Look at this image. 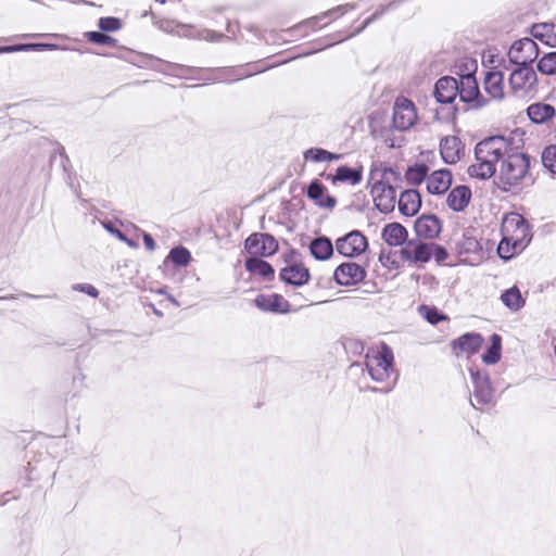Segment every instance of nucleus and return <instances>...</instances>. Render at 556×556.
Returning <instances> with one entry per match:
<instances>
[{"label":"nucleus","mask_w":556,"mask_h":556,"mask_svg":"<svg viewBox=\"0 0 556 556\" xmlns=\"http://www.w3.org/2000/svg\"><path fill=\"white\" fill-rule=\"evenodd\" d=\"M508 152V143L503 137H491L476 146V162L468 167L470 177L491 178L496 172V164L502 160L498 172V185L504 191H510L533 181L530 157L523 153Z\"/></svg>","instance_id":"obj_1"},{"label":"nucleus","mask_w":556,"mask_h":556,"mask_svg":"<svg viewBox=\"0 0 556 556\" xmlns=\"http://www.w3.org/2000/svg\"><path fill=\"white\" fill-rule=\"evenodd\" d=\"M501 232L502 240L497 247V253L503 260H510L521 253L532 238L527 220L516 212L503 218Z\"/></svg>","instance_id":"obj_2"},{"label":"nucleus","mask_w":556,"mask_h":556,"mask_svg":"<svg viewBox=\"0 0 556 556\" xmlns=\"http://www.w3.org/2000/svg\"><path fill=\"white\" fill-rule=\"evenodd\" d=\"M393 362V351L386 343L371 346L366 353V368L371 379L386 383V387L380 389L382 392H389L395 383Z\"/></svg>","instance_id":"obj_3"},{"label":"nucleus","mask_w":556,"mask_h":556,"mask_svg":"<svg viewBox=\"0 0 556 556\" xmlns=\"http://www.w3.org/2000/svg\"><path fill=\"white\" fill-rule=\"evenodd\" d=\"M508 84V93L518 99L530 98L536 91L538 76L531 66H519L510 73Z\"/></svg>","instance_id":"obj_4"},{"label":"nucleus","mask_w":556,"mask_h":556,"mask_svg":"<svg viewBox=\"0 0 556 556\" xmlns=\"http://www.w3.org/2000/svg\"><path fill=\"white\" fill-rule=\"evenodd\" d=\"M470 375L473 383V400L471 405L477 409H482L484 405L493 402V388L486 371L470 368Z\"/></svg>","instance_id":"obj_5"},{"label":"nucleus","mask_w":556,"mask_h":556,"mask_svg":"<svg viewBox=\"0 0 556 556\" xmlns=\"http://www.w3.org/2000/svg\"><path fill=\"white\" fill-rule=\"evenodd\" d=\"M418 119L414 102L405 97L396 98L393 106V125L404 131L412 128Z\"/></svg>","instance_id":"obj_6"},{"label":"nucleus","mask_w":556,"mask_h":556,"mask_svg":"<svg viewBox=\"0 0 556 556\" xmlns=\"http://www.w3.org/2000/svg\"><path fill=\"white\" fill-rule=\"evenodd\" d=\"M538 55L539 47L531 38H522L515 41L508 51L509 61L518 65V67L530 66Z\"/></svg>","instance_id":"obj_7"},{"label":"nucleus","mask_w":556,"mask_h":556,"mask_svg":"<svg viewBox=\"0 0 556 556\" xmlns=\"http://www.w3.org/2000/svg\"><path fill=\"white\" fill-rule=\"evenodd\" d=\"M432 252L433 243L409 240L399 251V256L404 263H427L431 260Z\"/></svg>","instance_id":"obj_8"},{"label":"nucleus","mask_w":556,"mask_h":556,"mask_svg":"<svg viewBox=\"0 0 556 556\" xmlns=\"http://www.w3.org/2000/svg\"><path fill=\"white\" fill-rule=\"evenodd\" d=\"M367 247L368 241L366 237L358 230H353L336 241L338 253L346 257L361 255Z\"/></svg>","instance_id":"obj_9"},{"label":"nucleus","mask_w":556,"mask_h":556,"mask_svg":"<svg viewBox=\"0 0 556 556\" xmlns=\"http://www.w3.org/2000/svg\"><path fill=\"white\" fill-rule=\"evenodd\" d=\"M370 193L376 207L382 213L393 211L396 201V190L382 180L374 182Z\"/></svg>","instance_id":"obj_10"},{"label":"nucleus","mask_w":556,"mask_h":556,"mask_svg":"<svg viewBox=\"0 0 556 556\" xmlns=\"http://www.w3.org/2000/svg\"><path fill=\"white\" fill-rule=\"evenodd\" d=\"M245 250L254 256H269L278 249L275 238L267 233H253L245 240Z\"/></svg>","instance_id":"obj_11"},{"label":"nucleus","mask_w":556,"mask_h":556,"mask_svg":"<svg viewBox=\"0 0 556 556\" xmlns=\"http://www.w3.org/2000/svg\"><path fill=\"white\" fill-rule=\"evenodd\" d=\"M458 96L462 101L472 103L476 108L483 106L486 101L481 96L476 77L472 74L460 76Z\"/></svg>","instance_id":"obj_12"},{"label":"nucleus","mask_w":556,"mask_h":556,"mask_svg":"<svg viewBox=\"0 0 556 556\" xmlns=\"http://www.w3.org/2000/svg\"><path fill=\"white\" fill-rule=\"evenodd\" d=\"M333 277L340 286H352L363 281L366 277V271L361 265L348 262L336 268Z\"/></svg>","instance_id":"obj_13"},{"label":"nucleus","mask_w":556,"mask_h":556,"mask_svg":"<svg viewBox=\"0 0 556 556\" xmlns=\"http://www.w3.org/2000/svg\"><path fill=\"white\" fill-rule=\"evenodd\" d=\"M440 153L446 164H456L463 157L465 148L456 136H446L440 141Z\"/></svg>","instance_id":"obj_14"},{"label":"nucleus","mask_w":556,"mask_h":556,"mask_svg":"<svg viewBox=\"0 0 556 556\" xmlns=\"http://www.w3.org/2000/svg\"><path fill=\"white\" fill-rule=\"evenodd\" d=\"M458 96V80L454 77L445 76L440 78L434 86V97L442 104L452 103Z\"/></svg>","instance_id":"obj_15"},{"label":"nucleus","mask_w":556,"mask_h":556,"mask_svg":"<svg viewBox=\"0 0 556 556\" xmlns=\"http://www.w3.org/2000/svg\"><path fill=\"white\" fill-rule=\"evenodd\" d=\"M255 305L264 312L283 314L289 312V302L280 294H258L254 300Z\"/></svg>","instance_id":"obj_16"},{"label":"nucleus","mask_w":556,"mask_h":556,"mask_svg":"<svg viewBox=\"0 0 556 556\" xmlns=\"http://www.w3.org/2000/svg\"><path fill=\"white\" fill-rule=\"evenodd\" d=\"M452 179L453 176L450 169L442 168L434 170L427 177V190L431 194H443L450 189Z\"/></svg>","instance_id":"obj_17"},{"label":"nucleus","mask_w":556,"mask_h":556,"mask_svg":"<svg viewBox=\"0 0 556 556\" xmlns=\"http://www.w3.org/2000/svg\"><path fill=\"white\" fill-rule=\"evenodd\" d=\"M415 231L418 237L433 239L441 231V223L434 215H422L415 223Z\"/></svg>","instance_id":"obj_18"},{"label":"nucleus","mask_w":556,"mask_h":556,"mask_svg":"<svg viewBox=\"0 0 556 556\" xmlns=\"http://www.w3.org/2000/svg\"><path fill=\"white\" fill-rule=\"evenodd\" d=\"M484 90L494 100L505 97L504 74L500 71H490L484 77Z\"/></svg>","instance_id":"obj_19"},{"label":"nucleus","mask_w":556,"mask_h":556,"mask_svg":"<svg viewBox=\"0 0 556 556\" xmlns=\"http://www.w3.org/2000/svg\"><path fill=\"white\" fill-rule=\"evenodd\" d=\"M280 278L287 283L302 286L308 281L309 271L302 264H292L280 270Z\"/></svg>","instance_id":"obj_20"},{"label":"nucleus","mask_w":556,"mask_h":556,"mask_svg":"<svg viewBox=\"0 0 556 556\" xmlns=\"http://www.w3.org/2000/svg\"><path fill=\"white\" fill-rule=\"evenodd\" d=\"M471 199V190L467 186H457L451 190L446 198L447 206L454 212L464 211Z\"/></svg>","instance_id":"obj_21"},{"label":"nucleus","mask_w":556,"mask_h":556,"mask_svg":"<svg viewBox=\"0 0 556 556\" xmlns=\"http://www.w3.org/2000/svg\"><path fill=\"white\" fill-rule=\"evenodd\" d=\"M482 343L483 338L481 334L466 333L453 342V350L456 354H458V352H463L468 355H472L480 350Z\"/></svg>","instance_id":"obj_22"},{"label":"nucleus","mask_w":556,"mask_h":556,"mask_svg":"<svg viewBox=\"0 0 556 556\" xmlns=\"http://www.w3.org/2000/svg\"><path fill=\"white\" fill-rule=\"evenodd\" d=\"M206 73L208 74L206 79L213 81H237L254 74L245 67L206 71Z\"/></svg>","instance_id":"obj_23"},{"label":"nucleus","mask_w":556,"mask_h":556,"mask_svg":"<svg viewBox=\"0 0 556 556\" xmlns=\"http://www.w3.org/2000/svg\"><path fill=\"white\" fill-rule=\"evenodd\" d=\"M421 206V198L416 190L403 191L399 199V208L405 216H414Z\"/></svg>","instance_id":"obj_24"},{"label":"nucleus","mask_w":556,"mask_h":556,"mask_svg":"<svg viewBox=\"0 0 556 556\" xmlns=\"http://www.w3.org/2000/svg\"><path fill=\"white\" fill-rule=\"evenodd\" d=\"M529 118L535 124H544L556 116V109L544 102H535L528 106Z\"/></svg>","instance_id":"obj_25"},{"label":"nucleus","mask_w":556,"mask_h":556,"mask_svg":"<svg viewBox=\"0 0 556 556\" xmlns=\"http://www.w3.org/2000/svg\"><path fill=\"white\" fill-rule=\"evenodd\" d=\"M381 237L389 245L399 247L405 243L407 230L399 223H391L383 227Z\"/></svg>","instance_id":"obj_26"},{"label":"nucleus","mask_w":556,"mask_h":556,"mask_svg":"<svg viewBox=\"0 0 556 556\" xmlns=\"http://www.w3.org/2000/svg\"><path fill=\"white\" fill-rule=\"evenodd\" d=\"M324 191V186L319 181L314 180L307 188V197L320 207L333 208L337 200L331 195H325Z\"/></svg>","instance_id":"obj_27"},{"label":"nucleus","mask_w":556,"mask_h":556,"mask_svg":"<svg viewBox=\"0 0 556 556\" xmlns=\"http://www.w3.org/2000/svg\"><path fill=\"white\" fill-rule=\"evenodd\" d=\"M531 35L548 46H556V25L554 23L534 24L531 28Z\"/></svg>","instance_id":"obj_28"},{"label":"nucleus","mask_w":556,"mask_h":556,"mask_svg":"<svg viewBox=\"0 0 556 556\" xmlns=\"http://www.w3.org/2000/svg\"><path fill=\"white\" fill-rule=\"evenodd\" d=\"M311 254L319 261L328 260L333 253V245L326 237H318L309 244Z\"/></svg>","instance_id":"obj_29"},{"label":"nucleus","mask_w":556,"mask_h":556,"mask_svg":"<svg viewBox=\"0 0 556 556\" xmlns=\"http://www.w3.org/2000/svg\"><path fill=\"white\" fill-rule=\"evenodd\" d=\"M362 180V170L350 168L348 166L338 167L336 175L332 177V184L344 182L352 186L357 185Z\"/></svg>","instance_id":"obj_30"},{"label":"nucleus","mask_w":556,"mask_h":556,"mask_svg":"<svg viewBox=\"0 0 556 556\" xmlns=\"http://www.w3.org/2000/svg\"><path fill=\"white\" fill-rule=\"evenodd\" d=\"M245 268L254 275H258L265 279H269L274 276L273 267L265 261L251 257L245 262Z\"/></svg>","instance_id":"obj_31"},{"label":"nucleus","mask_w":556,"mask_h":556,"mask_svg":"<svg viewBox=\"0 0 556 556\" xmlns=\"http://www.w3.org/2000/svg\"><path fill=\"white\" fill-rule=\"evenodd\" d=\"M503 304L510 311L517 312L525 305V299L517 287H511L501 295Z\"/></svg>","instance_id":"obj_32"},{"label":"nucleus","mask_w":556,"mask_h":556,"mask_svg":"<svg viewBox=\"0 0 556 556\" xmlns=\"http://www.w3.org/2000/svg\"><path fill=\"white\" fill-rule=\"evenodd\" d=\"M502 338L494 333L491 337V346L482 355V361L486 365H494L501 359Z\"/></svg>","instance_id":"obj_33"},{"label":"nucleus","mask_w":556,"mask_h":556,"mask_svg":"<svg viewBox=\"0 0 556 556\" xmlns=\"http://www.w3.org/2000/svg\"><path fill=\"white\" fill-rule=\"evenodd\" d=\"M355 8H356L355 4H350V3L343 4V5H338L331 10H328V11L321 13L320 15H317V16L306 20L305 24H307L309 26H314L318 22L323 21L325 17L329 16L332 18H337L338 16L345 14L350 10H354Z\"/></svg>","instance_id":"obj_34"},{"label":"nucleus","mask_w":556,"mask_h":556,"mask_svg":"<svg viewBox=\"0 0 556 556\" xmlns=\"http://www.w3.org/2000/svg\"><path fill=\"white\" fill-rule=\"evenodd\" d=\"M429 168L426 164H416L408 167L405 177L410 185H420L424 180H427Z\"/></svg>","instance_id":"obj_35"},{"label":"nucleus","mask_w":556,"mask_h":556,"mask_svg":"<svg viewBox=\"0 0 556 556\" xmlns=\"http://www.w3.org/2000/svg\"><path fill=\"white\" fill-rule=\"evenodd\" d=\"M56 49L55 45L52 43H24V45H15L8 47H0V53H10L16 51H42V50H53Z\"/></svg>","instance_id":"obj_36"},{"label":"nucleus","mask_w":556,"mask_h":556,"mask_svg":"<svg viewBox=\"0 0 556 556\" xmlns=\"http://www.w3.org/2000/svg\"><path fill=\"white\" fill-rule=\"evenodd\" d=\"M341 157L340 154L331 153L327 150L319 148H311L304 152V159L313 162L337 161Z\"/></svg>","instance_id":"obj_37"},{"label":"nucleus","mask_w":556,"mask_h":556,"mask_svg":"<svg viewBox=\"0 0 556 556\" xmlns=\"http://www.w3.org/2000/svg\"><path fill=\"white\" fill-rule=\"evenodd\" d=\"M538 71L543 75L556 74V52L544 54L538 62Z\"/></svg>","instance_id":"obj_38"},{"label":"nucleus","mask_w":556,"mask_h":556,"mask_svg":"<svg viewBox=\"0 0 556 556\" xmlns=\"http://www.w3.org/2000/svg\"><path fill=\"white\" fill-rule=\"evenodd\" d=\"M167 258H169L175 265L187 266L190 263V252L184 247H177L170 250Z\"/></svg>","instance_id":"obj_39"},{"label":"nucleus","mask_w":556,"mask_h":556,"mask_svg":"<svg viewBox=\"0 0 556 556\" xmlns=\"http://www.w3.org/2000/svg\"><path fill=\"white\" fill-rule=\"evenodd\" d=\"M418 312L422 318L432 325H437L439 321L444 320L446 317L441 314L435 307L428 305H420Z\"/></svg>","instance_id":"obj_40"},{"label":"nucleus","mask_w":556,"mask_h":556,"mask_svg":"<svg viewBox=\"0 0 556 556\" xmlns=\"http://www.w3.org/2000/svg\"><path fill=\"white\" fill-rule=\"evenodd\" d=\"M542 163L546 169L556 175V146H548L544 149Z\"/></svg>","instance_id":"obj_41"},{"label":"nucleus","mask_w":556,"mask_h":556,"mask_svg":"<svg viewBox=\"0 0 556 556\" xmlns=\"http://www.w3.org/2000/svg\"><path fill=\"white\" fill-rule=\"evenodd\" d=\"M85 37L87 38L88 41L98 43V45H105V46H115L116 45L115 38H113L109 35H105L103 33H99V31H87L85 34Z\"/></svg>","instance_id":"obj_42"},{"label":"nucleus","mask_w":556,"mask_h":556,"mask_svg":"<svg viewBox=\"0 0 556 556\" xmlns=\"http://www.w3.org/2000/svg\"><path fill=\"white\" fill-rule=\"evenodd\" d=\"M187 31L188 33H184V35H186L188 37H192V38L205 39L207 41L218 40L219 38L223 37L222 34H218V33H215L212 30H207V29H204L201 31L199 30V31L194 33L193 28L189 27V28H187Z\"/></svg>","instance_id":"obj_43"},{"label":"nucleus","mask_w":556,"mask_h":556,"mask_svg":"<svg viewBox=\"0 0 556 556\" xmlns=\"http://www.w3.org/2000/svg\"><path fill=\"white\" fill-rule=\"evenodd\" d=\"M98 26L102 31H117L122 28V22L116 17H101Z\"/></svg>","instance_id":"obj_44"},{"label":"nucleus","mask_w":556,"mask_h":556,"mask_svg":"<svg viewBox=\"0 0 556 556\" xmlns=\"http://www.w3.org/2000/svg\"><path fill=\"white\" fill-rule=\"evenodd\" d=\"M74 289L87 293L92 298H97L99 295V291L92 285L89 283H78L74 287Z\"/></svg>","instance_id":"obj_45"},{"label":"nucleus","mask_w":556,"mask_h":556,"mask_svg":"<svg viewBox=\"0 0 556 556\" xmlns=\"http://www.w3.org/2000/svg\"><path fill=\"white\" fill-rule=\"evenodd\" d=\"M432 255H434L437 261H439V262L444 261L447 257L446 251L442 247L434 244V243H433Z\"/></svg>","instance_id":"obj_46"},{"label":"nucleus","mask_w":556,"mask_h":556,"mask_svg":"<svg viewBox=\"0 0 556 556\" xmlns=\"http://www.w3.org/2000/svg\"><path fill=\"white\" fill-rule=\"evenodd\" d=\"M381 14H382V11L381 12H379V11L375 12L369 18H367L364 22V24L358 29L355 30V34L361 33L367 25H369L374 20L378 18ZM353 35H354V33L348 35L345 38L352 37Z\"/></svg>","instance_id":"obj_47"},{"label":"nucleus","mask_w":556,"mask_h":556,"mask_svg":"<svg viewBox=\"0 0 556 556\" xmlns=\"http://www.w3.org/2000/svg\"><path fill=\"white\" fill-rule=\"evenodd\" d=\"M143 242H144L146 248L149 251H153L155 249V242L150 235H148V233L143 235Z\"/></svg>","instance_id":"obj_48"},{"label":"nucleus","mask_w":556,"mask_h":556,"mask_svg":"<svg viewBox=\"0 0 556 556\" xmlns=\"http://www.w3.org/2000/svg\"><path fill=\"white\" fill-rule=\"evenodd\" d=\"M105 228L112 233L114 235L116 238H118L121 241H126V236L119 231L118 229H115L109 225H105Z\"/></svg>","instance_id":"obj_49"},{"label":"nucleus","mask_w":556,"mask_h":556,"mask_svg":"<svg viewBox=\"0 0 556 556\" xmlns=\"http://www.w3.org/2000/svg\"><path fill=\"white\" fill-rule=\"evenodd\" d=\"M129 247H136V243L129 239L126 238V241H125Z\"/></svg>","instance_id":"obj_50"},{"label":"nucleus","mask_w":556,"mask_h":556,"mask_svg":"<svg viewBox=\"0 0 556 556\" xmlns=\"http://www.w3.org/2000/svg\"><path fill=\"white\" fill-rule=\"evenodd\" d=\"M11 299H14V296L13 295L0 296V300H11Z\"/></svg>","instance_id":"obj_51"},{"label":"nucleus","mask_w":556,"mask_h":556,"mask_svg":"<svg viewBox=\"0 0 556 556\" xmlns=\"http://www.w3.org/2000/svg\"><path fill=\"white\" fill-rule=\"evenodd\" d=\"M168 299H169V301H170L172 303H174L175 305H177V306L179 305V303H178V302H177L173 296H169Z\"/></svg>","instance_id":"obj_52"},{"label":"nucleus","mask_w":556,"mask_h":556,"mask_svg":"<svg viewBox=\"0 0 556 556\" xmlns=\"http://www.w3.org/2000/svg\"><path fill=\"white\" fill-rule=\"evenodd\" d=\"M382 260H383V255L381 254L380 257H379V261L383 262Z\"/></svg>","instance_id":"obj_53"},{"label":"nucleus","mask_w":556,"mask_h":556,"mask_svg":"<svg viewBox=\"0 0 556 556\" xmlns=\"http://www.w3.org/2000/svg\"><path fill=\"white\" fill-rule=\"evenodd\" d=\"M31 37H37L38 35L37 34H34V35H30Z\"/></svg>","instance_id":"obj_54"}]
</instances>
